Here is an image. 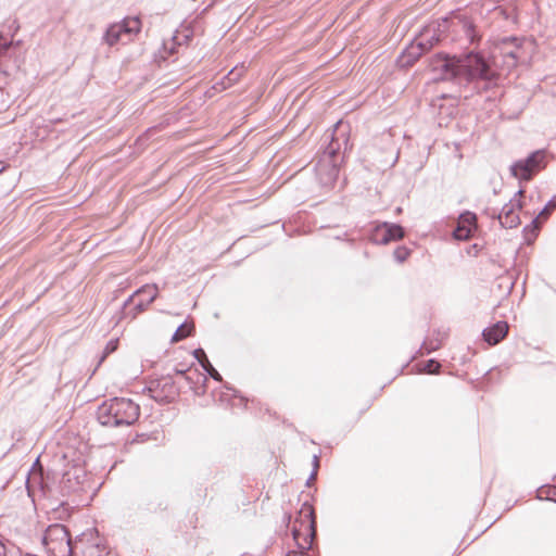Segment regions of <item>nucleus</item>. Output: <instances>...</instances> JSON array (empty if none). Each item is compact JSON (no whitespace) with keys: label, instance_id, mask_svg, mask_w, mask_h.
Returning <instances> with one entry per match:
<instances>
[{"label":"nucleus","instance_id":"f3484780","mask_svg":"<svg viewBox=\"0 0 556 556\" xmlns=\"http://www.w3.org/2000/svg\"><path fill=\"white\" fill-rule=\"evenodd\" d=\"M426 52L428 51L415 39L404 51L402 61L406 66H412Z\"/></svg>","mask_w":556,"mask_h":556},{"label":"nucleus","instance_id":"6e6552de","mask_svg":"<svg viewBox=\"0 0 556 556\" xmlns=\"http://www.w3.org/2000/svg\"><path fill=\"white\" fill-rule=\"evenodd\" d=\"M446 23L447 21L443 20L428 24L415 39L419 42V46L430 51L444 37Z\"/></svg>","mask_w":556,"mask_h":556},{"label":"nucleus","instance_id":"a211bd4d","mask_svg":"<svg viewBox=\"0 0 556 556\" xmlns=\"http://www.w3.org/2000/svg\"><path fill=\"white\" fill-rule=\"evenodd\" d=\"M175 372L177 375H181L185 380L190 384L191 389L197 395H202L205 393V382L207 381V378L200 372L197 374V378L202 380L201 386H197L193 381V378L184 369H175Z\"/></svg>","mask_w":556,"mask_h":556},{"label":"nucleus","instance_id":"bb28decb","mask_svg":"<svg viewBox=\"0 0 556 556\" xmlns=\"http://www.w3.org/2000/svg\"><path fill=\"white\" fill-rule=\"evenodd\" d=\"M506 55H507L508 58H510V59H511V61H510V62H508V65H509V66H515V65H516V63H517V58H518V55L516 54V52H513V51H511V52H507V54H506Z\"/></svg>","mask_w":556,"mask_h":556},{"label":"nucleus","instance_id":"4468645a","mask_svg":"<svg viewBox=\"0 0 556 556\" xmlns=\"http://www.w3.org/2000/svg\"><path fill=\"white\" fill-rule=\"evenodd\" d=\"M477 230V216L471 212L462 214L457 220L453 236L456 240H468Z\"/></svg>","mask_w":556,"mask_h":556},{"label":"nucleus","instance_id":"5701e85b","mask_svg":"<svg viewBox=\"0 0 556 556\" xmlns=\"http://www.w3.org/2000/svg\"><path fill=\"white\" fill-rule=\"evenodd\" d=\"M240 73L237 72L236 68L231 70L228 75L225 77V79L220 83L223 85V88H227L231 86L233 83H236L239 79Z\"/></svg>","mask_w":556,"mask_h":556},{"label":"nucleus","instance_id":"aec40b11","mask_svg":"<svg viewBox=\"0 0 556 556\" xmlns=\"http://www.w3.org/2000/svg\"><path fill=\"white\" fill-rule=\"evenodd\" d=\"M441 365L434 359H428L424 363L418 364V371L426 374H439Z\"/></svg>","mask_w":556,"mask_h":556},{"label":"nucleus","instance_id":"4be33fe9","mask_svg":"<svg viewBox=\"0 0 556 556\" xmlns=\"http://www.w3.org/2000/svg\"><path fill=\"white\" fill-rule=\"evenodd\" d=\"M393 254L397 262L403 263L409 257L410 250L406 247H399L394 250Z\"/></svg>","mask_w":556,"mask_h":556},{"label":"nucleus","instance_id":"423d86ee","mask_svg":"<svg viewBox=\"0 0 556 556\" xmlns=\"http://www.w3.org/2000/svg\"><path fill=\"white\" fill-rule=\"evenodd\" d=\"M305 517L307 519L305 533L302 534L296 528L292 530L299 549L290 552L287 556H312L308 551L313 548V506L305 508Z\"/></svg>","mask_w":556,"mask_h":556},{"label":"nucleus","instance_id":"c85d7f7f","mask_svg":"<svg viewBox=\"0 0 556 556\" xmlns=\"http://www.w3.org/2000/svg\"><path fill=\"white\" fill-rule=\"evenodd\" d=\"M115 350V345L113 342H110L108 345H106V351L108 352H112Z\"/></svg>","mask_w":556,"mask_h":556},{"label":"nucleus","instance_id":"a878e982","mask_svg":"<svg viewBox=\"0 0 556 556\" xmlns=\"http://www.w3.org/2000/svg\"><path fill=\"white\" fill-rule=\"evenodd\" d=\"M465 29H466L467 36L470 38L471 41H473L475 40V26L471 23H466Z\"/></svg>","mask_w":556,"mask_h":556},{"label":"nucleus","instance_id":"393cba45","mask_svg":"<svg viewBox=\"0 0 556 556\" xmlns=\"http://www.w3.org/2000/svg\"><path fill=\"white\" fill-rule=\"evenodd\" d=\"M194 357L198 359V362L201 364L202 368H204V364L206 363L205 359H207V356L203 349H197L193 352Z\"/></svg>","mask_w":556,"mask_h":556},{"label":"nucleus","instance_id":"cd10ccee","mask_svg":"<svg viewBox=\"0 0 556 556\" xmlns=\"http://www.w3.org/2000/svg\"><path fill=\"white\" fill-rule=\"evenodd\" d=\"M0 556H10V553L2 540H0Z\"/></svg>","mask_w":556,"mask_h":556},{"label":"nucleus","instance_id":"9b49d317","mask_svg":"<svg viewBox=\"0 0 556 556\" xmlns=\"http://www.w3.org/2000/svg\"><path fill=\"white\" fill-rule=\"evenodd\" d=\"M159 293V288L156 285H146L141 287L139 290H137L125 303L127 305L128 303L132 302L136 298H138V302L135 305V313L132 317H135L137 314L143 312L150 303H152Z\"/></svg>","mask_w":556,"mask_h":556},{"label":"nucleus","instance_id":"39448f33","mask_svg":"<svg viewBox=\"0 0 556 556\" xmlns=\"http://www.w3.org/2000/svg\"><path fill=\"white\" fill-rule=\"evenodd\" d=\"M139 29V18H126L123 23L111 25L106 29L103 39L109 46H114L118 42L126 43L131 40L132 36L137 34Z\"/></svg>","mask_w":556,"mask_h":556},{"label":"nucleus","instance_id":"f8f14e48","mask_svg":"<svg viewBox=\"0 0 556 556\" xmlns=\"http://www.w3.org/2000/svg\"><path fill=\"white\" fill-rule=\"evenodd\" d=\"M152 397L157 402H172L178 395V388L170 377H165L151 387Z\"/></svg>","mask_w":556,"mask_h":556},{"label":"nucleus","instance_id":"473e14b6","mask_svg":"<svg viewBox=\"0 0 556 556\" xmlns=\"http://www.w3.org/2000/svg\"><path fill=\"white\" fill-rule=\"evenodd\" d=\"M4 166L0 167V173H2L4 170Z\"/></svg>","mask_w":556,"mask_h":556},{"label":"nucleus","instance_id":"412c9836","mask_svg":"<svg viewBox=\"0 0 556 556\" xmlns=\"http://www.w3.org/2000/svg\"><path fill=\"white\" fill-rule=\"evenodd\" d=\"M192 329H193V326H191V325H187V324L180 325L174 332V334L172 337V342H179L182 339L187 338L188 336L191 334Z\"/></svg>","mask_w":556,"mask_h":556},{"label":"nucleus","instance_id":"0eeeda50","mask_svg":"<svg viewBox=\"0 0 556 556\" xmlns=\"http://www.w3.org/2000/svg\"><path fill=\"white\" fill-rule=\"evenodd\" d=\"M429 66L440 79L459 78L458 59L455 56L437 54L431 59Z\"/></svg>","mask_w":556,"mask_h":556},{"label":"nucleus","instance_id":"2f4dec72","mask_svg":"<svg viewBox=\"0 0 556 556\" xmlns=\"http://www.w3.org/2000/svg\"><path fill=\"white\" fill-rule=\"evenodd\" d=\"M522 194H523V191H522V190H520V191L518 192V195H519V197H521Z\"/></svg>","mask_w":556,"mask_h":556},{"label":"nucleus","instance_id":"f03ea898","mask_svg":"<svg viewBox=\"0 0 556 556\" xmlns=\"http://www.w3.org/2000/svg\"><path fill=\"white\" fill-rule=\"evenodd\" d=\"M42 544L50 556H72L74 545L70 532L60 523L50 525L43 534Z\"/></svg>","mask_w":556,"mask_h":556},{"label":"nucleus","instance_id":"6ab92c4d","mask_svg":"<svg viewBox=\"0 0 556 556\" xmlns=\"http://www.w3.org/2000/svg\"><path fill=\"white\" fill-rule=\"evenodd\" d=\"M446 333L438 332L435 337L428 338L424 343V349L427 353H431L433 351L439 350L442 345L444 340L446 339Z\"/></svg>","mask_w":556,"mask_h":556},{"label":"nucleus","instance_id":"ddd939ff","mask_svg":"<svg viewBox=\"0 0 556 556\" xmlns=\"http://www.w3.org/2000/svg\"><path fill=\"white\" fill-rule=\"evenodd\" d=\"M20 51V41H13V36L0 31V66L10 62L15 63Z\"/></svg>","mask_w":556,"mask_h":556},{"label":"nucleus","instance_id":"2eb2a0df","mask_svg":"<svg viewBox=\"0 0 556 556\" xmlns=\"http://www.w3.org/2000/svg\"><path fill=\"white\" fill-rule=\"evenodd\" d=\"M521 208L520 201L515 199L505 204L498 215L500 223L507 228H513L519 225V210Z\"/></svg>","mask_w":556,"mask_h":556},{"label":"nucleus","instance_id":"9d476101","mask_svg":"<svg viewBox=\"0 0 556 556\" xmlns=\"http://www.w3.org/2000/svg\"><path fill=\"white\" fill-rule=\"evenodd\" d=\"M404 237V230L400 225L383 223L372 230L371 238L378 244H388Z\"/></svg>","mask_w":556,"mask_h":556},{"label":"nucleus","instance_id":"1a4fd4ad","mask_svg":"<svg viewBox=\"0 0 556 556\" xmlns=\"http://www.w3.org/2000/svg\"><path fill=\"white\" fill-rule=\"evenodd\" d=\"M76 556H105L106 547L92 533H84L74 544Z\"/></svg>","mask_w":556,"mask_h":556},{"label":"nucleus","instance_id":"c756f323","mask_svg":"<svg viewBox=\"0 0 556 556\" xmlns=\"http://www.w3.org/2000/svg\"><path fill=\"white\" fill-rule=\"evenodd\" d=\"M306 484L308 486L313 485V471L311 472V475L308 476L307 480H306Z\"/></svg>","mask_w":556,"mask_h":556},{"label":"nucleus","instance_id":"7c9ffc66","mask_svg":"<svg viewBox=\"0 0 556 556\" xmlns=\"http://www.w3.org/2000/svg\"><path fill=\"white\" fill-rule=\"evenodd\" d=\"M318 466H319L318 460L315 458V464H314L315 471L317 470Z\"/></svg>","mask_w":556,"mask_h":556},{"label":"nucleus","instance_id":"f257e3e1","mask_svg":"<svg viewBox=\"0 0 556 556\" xmlns=\"http://www.w3.org/2000/svg\"><path fill=\"white\" fill-rule=\"evenodd\" d=\"M139 406L124 397L105 401L97 409L99 422L106 427L130 426L139 418Z\"/></svg>","mask_w":556,"mask_h":556},{"label":"nucleus","instance_id":"7ed1b4c3","mask_svg":"<svg viewBox=\"0 0 556 556\" xmlns=\"http://www.w3.org/2000/svg\"><path fill=\"white\" fill-rule=\"evenodd\" d=\"M548 164L546 150H536L528 157L514 162L510 166V174L520 181H529L536 174L543 170Z\"/></svg>","mask_w":556,"mask_h":556},{"label":"nucleus","instance_id":"20e7f679","mask_svg":"<svg viewBox=\"0 0 556 556\" xmlns=\"http://www.w3.org/2000/svg\"><path fill=\"white\" fill-rule=\"evenodd\" d=\"M458 68L459 78L467 81L475 79L492 80L496 76L484 58L478 53H469L458 59Z\"/></svg>","mask_w":556,"mask_h":556},{"label":"nucleus","instance_id":"b1692460","mask_svg":"<svg viewBox=\"0 0 556 556\" xmlns=\"http://www.w3.org/2000/svg\"><path fill=\"white\" fill-rule=\"evenodd\" d=\"M204 364V370L214 379L217 381L222 380V376L218 374V371L212 366L208 359H205Z\"/></svg>","mask_w":556,"mask_h":556},{"label":"nucleus","instance_id":"dca6fc26","mask_svg":"<svg viewBox=\"0 0 556 556\" xmlns=\"http://www.w3.org/2000/svg\"><path fill=\"white\" fill-rule=\"evenodd\" d=\"M508 333V324L506 321H498L483 331V338L489 345H496Z\"/></svg>","mask_w":556,"mask_h":556}]
</instances>
